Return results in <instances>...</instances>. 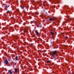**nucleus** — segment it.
Returning <instances> with one entry per match:
<instances>
[{"mask_svg": "<svg viewBox=\"0 0 74 74\" xmlns=\"http://www.w3.org/2000/svg\"><path fill=\"white\" fill-rule=\"evenodd\" d=\"M52 55L53 57V58L55 59L57 57V56H56V54H57V51L55 50L53 51L52 52Z\"/></svg>", "mask_w": 74, "mask_h": 74, "instance_id": "nucleus-1", "label": "nucleus"}, {"mask_svg": "<svg viewBox=\"0 0 74 74\" xmlns=\"http://www.w3.org/2000/svg\"><path fill=\"white\" fill-rule=\"evenodd\" d=\"M4 63H5V64L7 65V66H8V64L9 63L8 62V60H4Z\"/></svg>", "mask_w": 74, "mask_h": 74, "instance_id": "nucleus-2", "label": "nucleus"}, {"mask_svg": "<svg viewBox=\"0 0 74 74\" xmlns=\"http://www.w3.org/2000/svg\"><path fill=\"white\" fill-rule=\"evenodd\" d=\"M14 70L16 74H17V71H18V69L17 68H14Z\"/></svg>", "mask_w": 74, "mask_h": 74, "instance_id": "nucleus-3", "label": "nucleus"}, {"mask_svg": "<svg viewBox=\"0 0 74 74\" xmlns=\"http://www.w3.org/2000/svg\"><path fill=\"white\" fill-rule=\"evenodd\" d=\"M14 38H16V39H17V38H19V36H14Z\"/></svg>", "mask_w": 74, "mask_h": 74, "instance_id": "nucleus-4", "label": "nucleus"}, {"mask_svg": "<svg viewBox=\"0 0 74 74\" xmlns=\"http://www.w3.org/2000/svg\"><path fill=\"white\" fill-rule=\"evenodd\" d=\"M9 72L10 74H12V72L11 71V70H9Z\"/></svg>", "mask_w": 74, "mask_h": 74, "instance_id": "nucleus-5", "label": "nucleus"}, {"mask_svg": "<svg viewBox=\"0 0 74 74\" xmlns=\"http://www.w3.org/2000/svg\"><path fill=\"white\" fill-rule=\"evenodd\" d=\"M10 12H11V11H10L9 10H8L7 12V13H8L9 14H10Z\"/></svg>", "mask_w": 74, "mask_h": 74, "instance_id": "nucleus-6", "label": "nucleus"}, {"mask_svg": "<svg viewBox=\"0 0 74 74\" xmlns=\"http://www.w3.org/2000/svg\"><path fill=\"white\" fill-rule=\"evenodd\" d=\"M31 23H36V21H31Z\"/></svg>", "mask_w": 74, "mask_h": 74, "instance_id": "nucleus-7", "label": "nucleus"}, {"mask_svg": "<svg viewBox=\"0 0 74 74\" xmlns=\"http://www.w3.org/2000/svg\"><path fill=\"white\" fill-rule=\"evenodd\" d=\"M49 21H53V20L52 18H50L49 19Z\"/></svg>", "mask_w": 74, "mask_h": 74, "instance_id": "nucleus-8", "label": "nucleus"}, {"mask_svg": "<svg viewBox=\"0 0 74 74\" xmlns=\"http://www.w3.org/2000/svg\"><path fill=\"white\" fill-rule=\"evenodd\" d=\"M38 12H36L35 13V14L36 15H38Z\"/></svg>", "mask_w": 74, "mask_h": 74, "instance_id": "nucleus-9", "label": "nucleus"}, {"mask_svg": "<svg viewBox=\"0 0 74 74\" xmlns=\"http://www.w3.org/2000/svg\"><path fill=\"white\" fill-rule=\"evenodd\" d=\"M16 60H18V56H16L15 57V58Z\"/></svg>", "mask_w": 74, "mask_h": 74, "instance_id": "nucleus-10", "label": "nucleus"}, {"mask_svg": "<svg viewBox=\"0 0 74 74\" xmlns=\"http://www.w3.org/2000/svg\"><path fill=\"white\" fill-rule=\"evenodd\" d=\"M51 34L52 35H53V34H54V33H53V32H51Z\"/></svg>", "mask_w": 74, "mask_h": 74, "instance_id": "nucleus-11", "label": "nucleus"}, {"mask_svg": "<svg viewBox=\"0 0 74 74\" xmlns=\"http://www.w3.org/2000/svg\"><path fill=\"white\" fill-rule=\"evenodd\" d=\"M36 36H38V32H36Z\"/></svg>", "mask_w": 74, "mask_h": 74, "instance_id": "nucleus-12", "label": "nucleus"}, {"mask_svg": "<svg viewBox=\"0 0 74 74\" xmlns=\"http://www.w3.org/2000/svg\"><path fill=\"white\" fill-rule=\"evenodd\" d=\"M6 8H8L10 7V5H6L5 6Z\"/></svg>", "mask_w": 74, "mask_h": 74, "instance_id": "nucleus-13", "label": "nucleus"}, {"mask_svg": "<svg viewBox=\"0 0 74 74\" xmlns=\"http://www.w3.org/2000/svg\"><path fill=\"white\" fill-rule=\"evenodd\" d=\"M21 8L22 9H23V8H24V6H21Z\"/></svg>", "mask_w": 74, "mask_h": 74, "instance_id": "nucleus-14", "label": "nucleus"}, {"mask_svg": "<svg viewBox=\"0 0 74 74\" xmlns=\"http://www.w3.org/2000/svg\"><path fill=\"white\" fill-rule=\"evenodd\" d=\"M26 23H23V25H26Z\"/></svg>", "mask_w": 74, "mask_h": 74, "instance_id": "nucleus-15", "label": "nucleus"}, {"mask_svg": "<svg viewBox=\"0 0 74 74\" xmlns=\"http://www.w3.org/2000/svg\"><path fill=\"white\" fill-rule=\"evenodd\" d=\"M65 38H66L67 39V38H68V37H67V36H66L65 37Z\"/></svg>", "mask_w": 74, "mask_h": 74, "instance_id": "nucleus-16", "label": "nucleus"}, {"mask_svg": "<svg viewBox=\"0 0 74 74\" xmlns=\"http://www.w3.org/2000/svg\"><path fill=\"white\" fill-rule=\"evenodd\" d=\"M49 62H50L49 61H48L47 62V63H49Z\"/></svg>", "mask_w": 74, "mask_h": 74, "instance_id": "nucleus-17", "label": "nucleus"}, {"mask_svg": "<svg viewBox=\"0 0 74 74\" xmlns=\"http://www.w3.org/2000/svg\"><path fill=\"white\" fill-rule=\"evenodd\" d=\"M55 7H56V6H53V8H55Z\"/></svg>", "mask_w": 74, "mask_h": 74, "instance_id": "nucleus-18", "label": "nucleus"}, {"mask_svg": "<svg viewBox=\"0 0 74 74\" xmlns=\"http://www.w3.org/2000/svg\"><path fill=\"white\" fill-rule=\"evenodd\" d=\"M43 12H45V9L43 10Z\"/></svg>", "mask_w": 74, "mask_h": 74, "instance_id": "nucleus-19", "label": "nucleus"}, {"mask_svg": "<svg viewBox=\"0 0 74 74\" xmlns=\"http://www.w3.org/2000/svg\"><path fill=\"white\" fill-rule=\"evenodd\" d=\"M70 74H74V73H70Z\"/></svg>", "mask_w": 74, "mask_h": 74, "instance_id": "nucleus-20", "label": "nucleus"}, {"mask_svg": "<svg viewBox=\"0 0 74 74\" xmlns=\"http://www.w3.org/2000/svg\"><path fill=\"white\" fill-rule=\"evenodd\" d=\"M27 9H28V8H29V7H27Z\"/></svg>", "mask_w": 74, "mask_h": 74, "instance_id": "nucleus-21", "label": "nucleus"}, {"mask_svg": "<svg viewBox=\"0 0 74 74\" xmlns=\"http://www.w3.org/2000/svg\"><path fill=\"white\" fill-rule=\"evenodd\" d=\"M8 61H10V59H8Z\"/></svg>", "mask_w": 74, "mask_h": 74, "instance_id": "nucleus-22", "label": "nucleus"}, {"mask_svg": "<svg viewBox=\"0 0 74 74\" xmlns=\"http://www.w3.org/2000/svg\"><path fill=\"white\" fill-rule=\"evenodd\" d=\"M31 71H33V70L31 69Z\"/></svg>", "mask_w": 74, "mask_h": 74, "instance_id": "nucleus-23", "label": "nucleus"}, {"mask_svg": "<svg viewBox=\"0 0 74 74\" xmlns=\"http://www.w3.org/2000/svg\"><path fill=\"white\" fill-rule=\"evenodd\" d=\"M40 16H42V15H40Z\"/></svg>", "mask_w": 74, "mask_h": 74, "instance_id": "nucleus-24", "label": "nucleus"}, {"mask_svg": "<svg viewBox=\"0 0 74 74\" xmlns=\"http://www.w3.org/2000/svg\"><path fill=\"white\" fill-rule=\"evenodd\" d=\"M24 33H26V32H25V31H24Z\"/></svg>", "mask_w": 74, "mask_h": 74, "instance_id": "nucleus-25", "label": "nucleus"}, {"mask_svg": "<svg viewBox=\"0 0 74 74\" xmlns=\"http://www.w3.org/2000/svg\"><path fill=\"white\" fill-rule=\"evenodd\" d=\"M32 45H33V44H32Z\"/></svg>", "mask_w": 74, "mask_h": 74, "instance_id": "nucleus-26", "label": "nucleus"}, {"mask_svg": "<svg viewBox=\"0 0 74 74\" xmlns=\"http://www.w3.org/2000/svg\"><path fill=\"white\" fill-rule=\"evenodd\" d=\"M58 4H59V2H58Z\"/></svg>", "mask_w": 74, "mask_h": 74, "instance_id": "nucleus-27", "label": "nucleus"}, {"mask_svg": "<svg viewBox=\"0 0 74 74\" xmlns=\"http://www.w3.org/2000/svg\"><path fill=\"white\" fill-rule=\"evenodd\" d=\"M33 31H34V30H33Z\"/></svg>", "mask_w": 74, "mask_h": 74, "instance_id": "nucleus-28", "label": "nucleus"}, {"mask_svg": "<svg viewBox=\"0 0 74 74\" xmlns=\"http://www.w3.org/2000/svg\"><path fill=\"white\" fill-rule=\"evenodd\" d=\"M60 19H61V18H60Z\"/></svg>", "mask_w": 74, "mask_h": 74, "instance_id": "nucleus-29", "label": "nucleus"}, {"mask_svg": "<svg viewBox=\"0 0 74 74\" xmlns=\"http://www.w3.org/2000/svg\"><path fill=\"white\" fill-rule=\"evenodd\" d=\"M15 64H16V63H15Z\"/></svg>", "mask_w": 74, "mask_h": 74, "instance_id": "nucleus-30", "label": "nucleus"}]
</instances>
